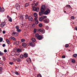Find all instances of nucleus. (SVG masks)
Wrapping results in <instances>:
<instances>
[{
	"mask_svg": "<svg viewBox=\"0 0 77 77\" xmlns=\"http://www.w3.org/2000/svg\"><path fill=\"white\" fill-rule=\"evenodd\" d=\"M22 46L23 47H26L27 46V44L26 43H22Z\"/></svg>",
	"mask_w": 77,
	"mask_h": 77,
	"instance_id": "18",
	"label": "nucleus"
},
{
	"mask_svg": "<svg viewBox=\"0 0 77 77\" xmlns=\"http://www.w3.org/2000/svg\"><path fill=\"white\" fill-rule=\"evenodd\" d=\"M3 54H4V53L0 51V56H3Z\"/></svg>",
	"mask_w": 77,
	"mask_h": 77,
	"instance_id": "34",
	"label": "nucleus"
},
{
	"mask_svg": "<svg viewBox=\"0 0 77 77\" xmlns=\"http://www.w3.org/2000/svg\"><path fill=\"white\" fill-rule=\"evenodd\" d=\"M16 29H20V27H18V26H16Z\"/></svg>",
	"mask_w": 77,
	"mask_h": 77,
	"instance_id": "45",
	"label": "nucleus"
},
{
	"mask_svg": "<svg viewBox=\"0 0 77 77\" xmlns=\"http://www.w3.org/2000/svg\"><path fill=\"white\" fill-rule=\"evenodd\" d=\"M33 17L31 16H29L28 17V20L29 21H33Z\"/></svg>",
	"mask_w": 77,
	"mask_h": 77,
	"instance_id": "12",
	"label": "nucleus"
},
{
	"mask_svg": "<svg viewBox=\"0 0 77 77\" xmlns=\"http://www.w3.org/2000/svg\"><path fill=\"white\" fill-rule=\"evenodd\" d=\"M45 29L46 30H48V29H49V27L48 26H46L45 27Z\"/></svg>",
	"mask_w": 77,
	"mask_h": 77,
	"instance_id": "38",
	"label": "nucleus"
},
{
	"mask_svg": "<svg viewBox=\"0 0 77 77\" xmlns=\"http://www.w3.org/2000/svg\"><path fill=\"white\" fill-rule=\"evenodd\" d=\"M16 8L17 10H20V5L18 4H16Z\"/></svg>",
	"mask_w": 77,
	"mask_h": 77,
	"instance_id": "6",
	"label": "nucleus"
},
{
	"mask_svg": "<svg viewBox=\"0 0 77 77\" xmlns=\"http://www.w3.org/2000/svg\"><path fill=\"white\" fill-rule=\"evenodd\" d=\"M3 41V38L2 37H0V42H2Z\"/></svg>",
	"mask_w": 77,
	"mask_h": 77,
	"instance_id": "35",
	"label": "nucleus"
},
{
	"mask_svg": "<svg viewBox=\"0 0 77 77\" xmlns=\"http://www.w3.org/2000/svg\"><path fill=\"white\" fill-rule=\"evenodd\" d=\"M37 15H38V14H37L36 13H34V16L35 17H37Z\"/></svg>",
	"mask_w": 77,
	"mask_h": 77,
	"instance_id": "29",
	"label": "nucleus"
},
{
	"mask_svg": "<svg viewBox=\"0 0 77 77\" xmlns=\"http://www.w3.org/2000/svg\"><path fill=\"white\" fill-rule=\"evenodd\" d=\"M71 19L72 20H73L74 19H75V18H74V16H72L71 17Z\"/></svg>",
	"mask_w": 77,
	"mask_h": 77,
	"instance_id": "44",
	"label": "nucleus"
},
{
	"mask_svg": "<svg viewBox=\"0 0 77 77\" xmlns=\"http://www.w3.org/2000/svg\"><path fill=\"white\" fill-rule=\"evenodd\" d=\"M38 23H39V21H38V20H37L35 22V24H38Z\"/></svg>",
	"mask_w": 77,
	"mask_h": 77,
	"instance_id": "30",
	"label": "nucleus"
},
{
	"mask_svg": "<svg viewBox=\"0 0 77 77\" xmlns=\"http://www.w3.org/2000/svg\"><path fill=\"white\" fill-rule=\"evenodd\" d=\"M2 32V29L1 28H0V33H1Z\"/></svg>",
	"mask_w": 77,
	"mask_h": 77,
	"instance_id": "56",
	"label": "nucleus"
},
{
	"mask_svg": "<svg viewBox=\"0 0 77 77\" xmlns=\"http://www.w3.org/2000/svg\"><path fill=\"white\" fill-rule=\"evenodd\" d=\"M42 17L43 19H44L45 18H46V17H47V16H45L43 15L42 16Z\"/></svg>",
	"mask_w": 77,
	"mask_h": 77,
	"instance_id": "36",
	"label": "nucleus"
},
{
	"mask_svg": "<svg viewBox=\"0 0 77 77\" xmlns=\"http://www.w3.org/2000/svg\"><path fill=\"white\" fill-rule=\"evenodd\" d=\"M5 25H6V22L5 21H4V22L1 23L0 26L1 27H2L3 28Z\"/></svg>",
	"mask_w": 77,
	"mask_h": 77,
	"instance_id": "7",
	"label": "nucleus"
},
{
	"mask_svg": "<svg viewBox=\"0 0 77 77\" xmlns=\"http://www.w3.org/2000/svg\"><path fill=\"white\" fill-rule=\"evenodd\" d=\"M14 51H12L11 52V53H14Z\"/></svg>",
	"mask_w": 77,
	"mask_h": 77,
	"instance_id": "64",
	"label": "nucleus"
},
{
	"mask_svg": "<svg viewBox=\"0 0 77 77\" xmlns=\"http://www.w3.org/2000/svg\"><path fill=\"white\" fill-rule=\"evenodd\" d=\"M18 33L17 32H14L12 34V35H14V36H18Z\"/></svg>",
	"mask_w": 77,
	"mask_h": 77,
	"instance_id": "9",
	"label": "nucleus"
},
{
	"mask_svg": "<svg viewBox=\"0 0 77 77\" xmlns=\"http://www.w3.org/2000/svg\"><path fill=\"white\" fill-rule=\"evenodd\" d=\"M77 54H75L73 55V57H75V58H76V57H77Z\"/></svg>",
	"mask_w": 77,
	"mask_h": 77,
	"instance_id": "25",
	"label": "nucleus"
},
{
	"mask_svg": "<svg viewBox=\"0 0 77 77\" xmlns=\"http://www.w3.org/2000/svg\"><path fill=\"white\" fill-rule=\"evenodd\" d=\"M66 7H67V8H70L71 7V6L69 5H67Z\"/></svg>",
	"mask_w": 77,
	"mask_h": 77,
	"instance_id": "43",
	"label": "nucleus"
},
{
	"mask_svg": "<svg viewBox=\"0 0 77 77\" xmlns=\"http://www.w3.org/2000/svg\"><path fill=\"white\" fill-rule=\"evenodd\" d=\"M38 31H39V32H41L42 34H44V33H45V30L42 28L38 29Z\"/></svg>",
	"mask_w": 77,
	"mask_h": 77,
	"instance_id": "5",
	"label": "nucleus"
},
{
	"mask_svg": "<svg viewBox=\"0 0 77 77\" xmlns=\"http://www.w3.org/2000/svg\"><path fill=\"white\" fill-rule=\"evenodd\" d=\"M35 36L36 38H37L38 40H41L42 39H43V37H42V35H39V34L38 33L36 34H35Z\"/></svg>",
	"mask_w": 77,
	"mask_h": 77,
	"instance_id": "1",
	"label": "nucleus"
},
{
	"mask_svg": "<svg viewBox=\"0 0 77 77\" xmlns=\"http://www.w3.org/2000/svg\"><path fill=\"white\" fill-rule=\"evenodd\" d=\"M24 17V15H20V18L21 20H23V19Z\"/></svg>",
	"mask_w": 77,
	"mask_h": 77,
	"instance_id": "16",
	"label": "nucleus"
},
{
	"mask_svg": "<svg viewBox=\"0 0 77 77\" xmlns=\"http://www.w3.org/2000/svg\"><path fill=\"white\" fill-rule=\"evenodd\" d=\"M24 17H25V20L27 19H28L29 18V16H28V15L27 14H26L25 15H24Z\"/></svg>",
	"mask_w": 77,
	"mask_h": 77,
	"instance_id": "15",
	"label": "nucleus"
},
{
	"mask_svg": "<svg viewBox=\"0 0 77 77\" xmlns=\"http://www.w3.org/2000/svg\"><path fill=\"white\" fill-rule=\"evenodd\" d=\"M39 21H42L43 20V18H42V17H39Z\"/></svg>",
	"mask_w": 77,
	"mask_h": 77,
	"instance_id": "21",
	"label": "nucleus"
},
{
	"mask_svg": "<svg viewBox=\"0 0 77 77\" xmlns=\"http://www.w3.org/2000/svg\"><path fill=\"white\" fill-rule=\"evenodd\" d=\"M66 56L65 55H63L62 56V58H65Z\"/></svg>",
	"mask_w": 77,
	"mask_h": 77,
	"instance_id": "52",
	"label": "nucleus"
},
{
	"mask_svg": "<svg viewBox=\"0 0 77 77\" xmlns=\"http://www.w3.org/2000/svg\"><path fill=\"white\" fill-rule=\"evenodd\" d=\"M2 74V70L0 71V74Z\"/></svg>",
	"mask_w": 77,
	"mask_h": 77,
	"instance_id": "60",
	"label": "nucleus"
},
{
	"mask_svg": "<svg viewBox=\"0 0 77 77\" xmlns=\"http://www.w3.org/2000/svg\"><path fill=\"white\" fill-rule=\"evenodd\" d=\"M31 40L32 42H35L36 41V39L35 38H32Z\"/></svg>",
	"mask_w": 77,
	"mask_h": 77,
	"instance_id": "26",
	"label": "nucleus"
},
{
	"mask_svg": "<svg viewBox=\"0 0 77 77\" xmlns=\"http://www.w3.org/2000/svg\"><path fill=\"white\" fill-rule=\"evenodd\" d=\"M17 52H21V50L20 48H18L17 49Z\"/></svg>",
	"mask_w": 77,
	"mask_h": 77,
	"instance_id": "20",
	"label": "nucleus"
},
{
	"mask_svg": "<svg viewBox=\"0 0 77 77\" xmlns=\"http://www.w3.org/2000/svg\"><path fill=\"white\" fill-rule=\"evenodd\" d=\"M38 77H42V76L40 74H38L37 75Z\"/></svg>",
	"mask_w": 77,
	"mask_h": 77,
	"instance_id": "48",
	"label": "nucleus"
},
{
	"mask_svg": "<svg viewBox=\"0 0 77 77\" xmlns=\"http://www.w3.org/2000/svg\"><path fill=\"white\" fill-rule=\"evenodd\" d=\"M30 45L31 47H34L35 46V45H36V44H35V43L33 42H31L30 43Z\"/></svg>",
	"mask_w": 77,
	"mask_h": 77,
	"instance_id": "8",
	"label": "nucleus"
},
{
	"mask_svg": "<svg viewBox=\"0 0 77 77\" xmlns=\"http://www.w3.org/2000/svg\"><path fill=\"white\" fill-rule=\"evenodd\" d=\"M4 53H6L7 52V50L6 49H5L4 50Z\"/></svg>",
	"mask_w": 77,
	"mask_h": 77,
	"instance_id": "53",
	"label": "nucleus"
},
{
	"mask_svg": "<svg viewBox=\"0 0 77 77\" xmlns=\"http://www.w3.org/2000/svg\"><path fill=\"white\" fill-rule=\"evenodd\" d=\"M64 12L65 13H66V14H68V13H66V11H64Z\"/></svg>",
	"mask_w": 77,
	"mask_h": 77,
	"instance_id": "63",
	"label": "nucleus"
},
{
	"mask_svg": "<svg viewBox=\"0 0 77 77\" xmlns=\"http://www.w3.org/2000/svg\"><path fill=\"white\" fill-rule=\"evenodd\" d=\"M72 62L73 63H74L75 62V60L72 59Z\"/></svg>",
	"mask_w": 77,
	"mask_h": 77,
	"instance_id": "32",
	"label": "nucleus"
},
{
	"mask_svg": "<svg viewBox=\"0 0 77 77\" xmlns=\"http://www.w3.org/2000/svg\"><path fill=\"white\" fill-rule=\"evenodd\" d=\"M46 6L45 5H42L41 7V11H45L46 9Z\"/></svg>",
	"mask_w": 77,
	"mask_h": 77,
	"instance_id": "2",
	"label": "nucleus"
},
{
	"mask_svg": "<svg viewBox=\"0 0 77 77\" xmlns=\"http://www.w3.org/2000/svg\"><path fill=\"white\" fill-rule=\"evenodd\" d=\"M2 58L4 61H5V60H6V57H3Z\"/></svg>",
	"mask_w": 77,
	"mask_h": 77,
	"instance_id": "40",
	"label": "nucleus"
},
{
	"mask_svg": "<svg viewBox=\"0 0 77 77\" xmlns=\"http://www.w3.org/2000/svg\"><path fill=\"white\" fill-rule=\"evenodd\" d=\"M17 32H18L19 33H20V32H21V30L20 29H17Z\"/></svg>",
	"mask_w": 77,
	"mask_h": 77,
	"instance_id": "28",
	"label": "nucleus"
},
{
	"mask_svg": "<svg viewBox=\"0 0 77 77\" xmlns=\"http://www.w3.org/2000/svg\"><path fill=\"white\" fill-rule=\"evenodd\" d=\"M23 57H25V58H27L28 57V54L27 53H25L23 54Z\"/></svg>",
	"mask_w": 77,
	"mask_h": 77,
	"instance_id": "11",
	"label": "nucleus"
},
{
	"mask_svg": "<svg viewBox=\"0 0 77 77\" xmlns=\"http://www.w3.org/2000/svg\"><path fill=\"white\" fill-rule=\"evenodd\" d=\"M38 4H39V2H37L35 4V5L34 6H35V7H36V6L38 5Z\"/></svg>",
	"mask_w": 77,
	"mask_h": 77,
	"instance_id": "23",
	"label": "nucleus"
},
{
	"mask_svg": "<svg viewBox=\"0 0 77 77\" xmlns=\"http://www.w3.org/2000/svg\"><path fill=\"white\" fill-rule=\"evenodd\" d=\"M38 26L39 27H42V26H43V25H42V23H39L38 24Z\"/></svg>",
	"mask_w": 77,
	"mask_h": 77,
	"instance_id": "19",
	"label": "nucleus"
},
{
	"mask_svg": "<svg viewBox=\"0 0 77 77\" xmlns=\"http://www.w3.org/2000/svg\"><path fill=\"white\" fill-rule=\"evenodd\" d=\"M13 60L14 61H14H15V60L17 61V58H13Z\"/></svg>",
	"mask_w": 77,
	"mask_h": 77,
	"instance_id": "39",
	"label": "nucleus"
},
{
	"mask_svg": "<svg viewBox=\"0 0 77 77\" xmlns=\"http://www.w3.org/2000/svg\"><path fill=\"white\" fill-rule=\"evenodd\" d=\"M25 40H26L25 39L23 38L21 39V42H24V41H25Z\"/></svg>",
	"mask_w": 77,
	"mask_h": 77,
	"instance_id": "42",
	"label": "nucleus"
},
{
	"mask_svg": "<svg viewBox=\"0 0 77 77\" xmlns=\"http://www.w3.org/2000/svg\"><path fill=\"white\" fill-rule=\"evenodd\" d=\"M16 61H17V62H20V61H21V60L20 59V58H17Z\"/></svg>",
	"mask_w": 77,
	"mask_h": 77,
	"instance_id": "24",
	"label": "nucleus"
},
{
	"mask_svg": "<svg viewBox=\"0 0 77 77\" xmlns=\"http://www.w3.org/2000/svg\"><path fill=\"white\" fill-rule=\"evenodd\" d=\"M5 45H5V44H3L2 45V46L3 47H5Z\"/></svg>",
	"mask_w": 77,
	"mask_h": 77,
	"instance_id": "54",
	"label": "nucleus"
},
{
	"mask_svg": "<svg viewBox=\"0 0 77 77\" xmlns=\"http://www.w3.org/2000/svg\"><path fill=\"white\" fill-rule=\"evenodd\" d=\"M15 43L17 45H19V41H16L15 42Z\"/></svg>",
	"mask_w": 77,
	"mask_h": 77,
	"instance_id": "27",
	"label": "nucleus"
},
{
	"mask_svg": "<svg viewBox=\"0 0 77 77\" xmlns=\"http://www.w3.org/2000/svg\"><path fill=\"white\" fill-rule=\"evenodd\" d=\"M75 29L76 30H77V27H75Z\"/></svg>",
	"mask_w": 77,
	"mask_h": 77,
	"instance_id": "61",
	"label": "nucleus"
},
{
	"mask_svg": "<svg viewBox=\"0 0 77 77\" xmlns=\"http://www.w3.org/2000/svg\"><path fill=\"white\" fill-rule=\"evenodd\" d=\"M44 11H41L39 12V16H41V15H42V14H44Z\"/></svg>",
	"mask_w": 77,
	"mask_h": 77,
	"instance_id": "10",
	"label": "nucleus"
},
{
	"mask_svg": "<svg viewBox=\"0 0 77 77\" xmlns=\"http://www.w3.org/2000/svg\"><path fill=\"white\" fill-rule=\"evenodd\" d=\"M6 41L8 44H9V45H10V44H11V42H10V41H9V39H6Z\"/></svg>",
	"mask_w": 77,
	"mask_h": 77,
	"instance_id": "17",
	"label": "nucleus"
},
{
	"mask_svg": "<svg viewBox=\"0 0 77 77\" xmlns=\"http://www.w3.org/2000/svg\"><path fill=\"white\" fill-rule=\"evenodd\" d=\"M43 21L45 23H49V21L47 19L44 20Z\"/></svg>",
	"mask_w": 77,
	"mask_h": 77,
	"instance_id": "13",
	"label": "nucleus"
},
{
	"mask_svg": "<svg viewBox=\"0 0 77 77\" xmlns=\"http://www.w3.org/2000/svg\"><path fill=\"white\" fill-rule=\"evenodd\" d=\"M4 11H5V9L4 8H2L1 12H4Z\"/></svg>",
	"mask_w": 77,
	"mask_h": 77,
	"instance_id": "31",
	"label": "nucleus"
},
{
	"mask_svg": "<svg viewBox=\"0 0 77 77\" xmlns=\"http://www.w3.org/2000/svg\"><path fill=\"white\" fill-rule=\"evenodd\" d=\"M2 8H0V12H1V11H2Z\"/></svg>",
	"mask_w": 77,
	"mask_h": 77,
	"instance_id": "62",
	"label": "nucleus"
},
{
	"mask_svg": "<svg viewBox=\"0 0 77 77\" xmlns=\"http://www.w3.org/2000/svg\"><path fill=\"white\" fill-rule=\"evenodd\" d=\"M14 38V37L11 36L10 38H9V39H13Z\"/></svg>",
	"mask_w": 77,
	"mask_h": 77,
	"instance_id": "41",
	"label": "nucleus"
},
{
	"mask_svg": "<svg viewBox=\"0 0 77 77\" xmlns=\"http://www.w3.org/2000/svg\"><path fill=\"white\" fill-rule=\"evenodd\" d=\"M15 74H16V75H19V73H18V72H15Z\"/></svg>",
	"mask_w": 77,
	"mask_h": 77,
	"instance_id": "49",
	"label": "nucleus"
},
{
	"mask_svg": "<svg viewBox=\"0 0 77 77\" xmlns=\"http://www.w3.org/2000/svg\"><path fill=\"white\" fill-rule=\"evenodd\" d=\"M9 21H10V22H12V18L11 17L10 18V19H8Z\"/></svg>",
	"mask_w": 77,
	"mask_h": 77,
	"instance_id": "33",
	"label": "nucleus"
},
{
	"mask_svg": "<svg viewBox=\"0 0 77 77\" xmlns=\"http://www.w3.org/2000/svg\"><path fill=\"white\" fill-rule=\"evenodd\" d=\"M5 33H6V31H3V34H5Z\"/></svg>",
	"mask_w": 77,
	"mask_h": 77,
	"instance_id": "55",
	"label": "nucleus"
},
{
	"mask_svg": "<svg viewBox=\"0 0 77 77\" xmlns=\"http://www.w3.org/2000/svg\"><path fill=\"white\" fill-rule=\"evenodd\" d=\"M18 53H17V52L16 53H15L16 54V55H17V56H19V55H20V54L19 53H18V54H17Z\"/></svg>",
	"mask_w": 77,
	"mask_h": 77,
	"instance_id": "51",
	"label": "nucleus"
},
{
	"mask_svg": "<svg viewBox=\"0 0 77 77\" xmlns=\"http://www.w3.org/2000/svg\"><path fill=\"white\" fill-rule=\"evenodd\" d=\"M33 11H35L37 12H38L39 11V8H36L35 6H34L33 8Z\"/></svg>",
	"mask_w": 77,
	"mask_h": 77,
	"instance_id": "3",
	"label": "nucleus"
},
{
	"mask_svg": "<svg viewBox=\"0 0 77 77\" xmlns=\"http://www.w3.org/2000/svg\"><path fill=\"white\" fill-rule=\"evenodd\" d=\"M20 57L21 59H24V55L23 54H21L20 56Z\"/></svg>",
	"mask_w": 77,
	"mask_h": 77,
	"instance_id": "22",
	"label": "nucleus"
},
{
	"mask_svg": "<svg viewBox=\"0 0 77 77\" xmlns=\"http://www.w3.org/2000/svg\"><path fill=\"white\" fill-rule=\"evenodd\" d=\"M13 40L15 41V40H16V38H15V37H13Z\"/></svg>",
	"mask_w": 77,
	"mask_h": 77,
	"instance_id": "59",
	"label": "nucleus"
},
{
	"mask_svg": "<svg viewBox=\"0 0 77 77\" xmlns=\"http://www.w3.org/2000/svg\"><path fill=\"white\" fill-rule=\"evenodd\" d=\"M38 18L37 17H35L34 18V20H37Z\"/></svg>",
	"mask_w": 77,
	"mask_h": 77,
	"instance_id": "58",
	"label": "nucleus"
},
{
	"mask_svg": "<svg viewBox=\"0 0 77 77\" xmlns=\"http://www.w3.org/2000/svg\"><path fill=\"white\" fill-rule=\"evenodd\" d=\"M36 29L35 28L34 30V33H36Z\"/></svg>",
	"mask_w": 77,
	"mask_h": 77,
	"instance_id": "47",
	"label": "nucleus"
},
{
	"mask_svg": "<svg viewBox=\"0 0 77 77\" xmlns=\"http://www.w3.org/2000/svg\"><path fill=\"white\" fill-rule=\"evenodd\" d=\"M30 5V3L29 2L26 3L25 5V7H28Z\"/></svg>",
	"mask_w": 77,
	"mask_h": 77,
	"instance_id": "14",
	"label": "nucleus"
},
{
	"mask_svg": "<svg viewBox=\"0 0 77 77\" xmlns=\"http://www.w3.org/2000/svg\"><path fill=\"white\" fill-rule=\"evenodd\" d=\"M69 47V45L68 44H66L65 45V47L67 48V47Z\"/></svg>",
	"mask_w": 77,
	"mask_h": 77,
	"instance_id": "37",
	"label": "nucleus"
},
{
	"mask_svg": "<svg viewBox=\"0 0 77 77\" xmlns=\"http://www.w3.org/2000/svg\"><path fill=\"white\" fill-rule=\"evenodd\" d=\"M50 13V10L49 9H48L44 12V15H48Z\"/></svg>",
	"mask_w": 77,
	"mask_h": 77,
	"instance_id": "4",
	"label": "nucleus"
},
{
	"mask_svg": "<svg viewBox=\"0 0 77 77\" xmlns=\"http://www.w3.org/2000/svg\"><path fill=\"white\" fill-rule=\"evenodd\" d=\"M9 63L10 65H12L14 63V62H10Z\"/></svg>",
	"mask_w": 77,
	"mask_h": 77,
	"instance_id": "46",
	"label": "nucleus"
},
{
	"mask_svg": "<svg viewBox=\"0 0 77 77\" xmlns=\"http://www.w3.org/2000/svg\"><path fill=\"white\" fill-rule=\"evenodd\" d=\"M2 69H2V67H0V71H2Z\"/></svg>",
	"mask_w": 77,
	"mask_h": 77,
	"instance_id": "57",
	"label": "nucleus"
},
{
	"mask_svg": "<svg viewBox=\"0 0 77 77\" xmlns=\"http://www.w3.org/2000/svg\"><path fill=\"white\" fill-rule=\"evenodd\" d=\"M11 17H9V16L8 15L7 16V18L8 19H9V18H10Z\"/></svg>",
	"mask_w": 77,
	"mask_h": 77,
	"instance_id": "50",
	"label": "nucleus"
}]
</instances>
